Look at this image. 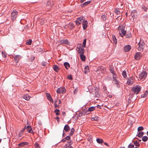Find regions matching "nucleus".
<instances>
[{"label":"nucleus","mask_w":148,"mask_h":148,"mask_svg":"<svg viewBox=\"0 0 148 148\" xmlns=\"http://www.w3.org/2000/svg\"><path fill=\"white\" fill-rule=\"evenodd\" d=\"M141 87L138 85L133 87L132 88V91L135 93L138 94L140 91Z\"/></svg>","instance_id":"nucleus-1"},{"label":"nucleus","mask_w":148,"mask_h":148,"mask_svg":"<svg viewBox=\"0 0 148 148\" xmlns=\"http://www.w3.org/2000/svg\"><path fill=\"white\" fill-rule=\"evenodd\" d=\"M18 12L15 10H13L11 13V19L13 21L15 20L17 17Z\"/></svg>","instance_id":"nucleus-2"},{"label":"nucleus","mask_w":148,"mask_h":148,"mask_svg":"<svg viewBox=\"0 0 148 148\" xmlns=\"http://www.w3.org/2000/svg\"><path fill=\"white\" fill-rule=\"evenodd\" d=\"M139 47H138V49L139 51H143L145 43L141 40H140L138 44Z\"/></svg>","instance_id":"nucleus-3"},{"label":"nucleus","mask_w":148,"mask_h":148,"mask_svg":"<svg viewBox=\"0 0 148 148\" xmlns=\"http://www.w3.org/2000/svg\"><path fill=\"white\" fill-rule=\"evenodd\" d=\"M82 47V46L81 44H79L77 47V50L80 54H83L84 53V49Z\"/></svg>","instance_id":"nucleus-4"},{"label":"nucleus","mask_w":148,"mask_h":148,"mask_svg":"<svg viewBox=\"0 0 148 148\" xmlns=\"http://www.w3.org/2000/svg\"><path fill=\"white\" fill-rule=\"evenodd\" d=\"M147 74L145 72H143L139 74L138 77L140 79L143 80L146 77Z\"/></svg>","instance_id":"nucleus-5"},{"label":"nucleus","mask_w":148,"mask_h":148,"mask_svg":"<svg viewBox=\"0 0 148 148\" xmlns=\"http://www.w3.org/2000/svg\"><path fill=\"white\" fill-rule=\"evenodd\" d=\"M83 18V17L82 16H81L78 18L75 22L76 24L77 25H79L82 23L84 20Z\"/></svg>","instance_id":"nucleus-6"},{"label":"nucleus","mask_w":148,"mask_h":148,"mask_svg":"<svg viewBox=\"0 0 148 148\" xmlns=\"http://www.w3.org/2000/svg\"><path fill=\"white\" fill-rule=\"evenodd\" d=\"M73 143L72 140L68 141L66 144L64 146V148H73V147L71 145Z\"/></svg>","instance_id":"nucleus-7"},{"label":"nucleus","mask_w":148,"mask_h":148,"mask_svg":"<svg viewBox=\"0 0 148 148\" xmlns=\"http://www.w3.org/2000/svg\"><path fill=\"white\" fill-rule=\"evenodd\" d=\"M65 89L64 88H60L57 90V92L59 94L60 93H64L65 92Z\"/></svg>","instance_id":"nucleus-8"},{"label":"nucleus","mask_w":148,"mask_h":148,"mask_svg":"<svg viewBox=\"0 0 148 148\" xmlns=\"http://www.w3.org/2000/svg\"><path fill=\"white\" fill-rule=\"evenodd\" d=\"M141 56V54L140 52H137L134 56V58L136 60H139Z\"/></svg>","instance_id":"nucleus-9"},{"label":"nucleus","mask_w":148,"mask_h":148,"mask_svg":"<svg viewBox=\"0 0 148 148\" xmlns=\"http://www.w3.org/2000/svg\"><path fill=\"white\" fill-rule=\"evenodd\" d=\"M74 27L75 26L73 24V23H70L68 25H66L65 27L64 28H67L68 27L71 29H72L74 28Z\"/></svg>","instance_id":"nucleus-10"},{"label":"nucleus","mask_w":148,"mask_h":148,"mask_svg":"<svg viewBox=\"0 0 148 148\" xmlns=\"http://www.w3.org/2000/svg\"><path fill=\"white\" fill-rule=\"evenodd\" d=\"M105 68L103 66H99L97 69V71H101L102 73H103L105 71Z\"/></svg>","instance_id":"nucleus-11"},{"label":"nucleus","mask_w":148,"mask_h":148,"mask_svg":"<svg viewBox=\"0 0 148 148\" xmlns=\"http://www.w3.org/2000/svg\"><path fill=\"white\" fill-rule=\"evenodd\" d=\"M46 95L48 99L50 102H52V103H53V100L52 98L50 95L49 93H46Z\"/></svg>","instance_id":"nucleus-12"},{"label":"nucleus","mask_w":148,"mask_h":148,"mask_svg":"<svg viewBox=\"0 0 148 148\" xmlns=\"http://www.w3.org/2000/svg\"><path fill=\"white\" fill-rule=\"evenodd\" d=\"M88 23V22L86 20L84 21L82 23V25L83 27V28L84 29H86L87 27V24Z\"/></svg>","instance_id":"nucleus-13"},{"label":"nucleus","mask_w":148,"mask_h":148,"mask_svg":"<svg viewBox=\"0 0 148 148\" xmlns=\"http://www.w3.org/2000/svg\"><path fill=\"white\" fill-rule=\"evenodd\" d=\"M131 47L130 45H126L124 47V50L125 52H127L130 51V50L131 49Z\"/></svg>","instance_id":"nucleus-14"},{"label":"nucleus","mask_w":148,"mask_h":148,"mask_svg":"<svg viewBox=\"0 0 148 148\" xmlns=\"http://www.w3.org/2000/svg\"><path fill=\"white\" fill-rule=\"evenodd\" d=\"M60 43L62 44H65L68 45L70 44V42L66 39L61 40L60 41Z\"/></svg>","instance_id":"nucleus-15"},{"label":"nucleus","mask_w":148,"mask_h":148,"mask_svg":"<svg viewBox=\"0 0 148 148\" xmlns=\"http://www.w3.org/2000/svg\"><path fill=\"white\" fill-rule=\"evenodd\" d=\"M134 82V80L133 79V77H130L127 80V83L129 85H131L133 84Z\"/></svg>","instance_id":"nucleus-16"},{"label":"nucleus","mask_w":148,"mask_h":148,"mask_svg":"<svg viewBox=\"0 0 148 148\" xmlns=\"http://www.w3.org/2000/svg\"><path fill=\"white\" fill-rule=\"evenodd\" d=\"M26 129H27V131L29 132L32 134H34L33 131L32 130V129L30 126H27L26 127Z\"/></svg>","instance_id":"nucleus-17"},{"label":"nucleus","mask_w":148,"mask_h":148,"mask_svg":"<svg viewBox=\"0 0 148 148\" xmlns=\"http://www.w3.org/2000/svg\"><path fill=\"white\" fill-rule=\"evenodd\" d=\"M21 58V56L20 55H17L14 57V59L15 62L17 63Z\"/></svg>","instance_id":"nucleus-18"},{"label":"nucleus","mask_w":148,"mask_h":148,"mask_svg":"<svg viewBox=\"0 0 148 148\" xmlns=\"http://www.w3.org/2000/svg\"><path fill=\"white\" fill-rule=\"evenodd\" d=\"M125 25L124 24L123 25L119 26L118 27V30L119 32L124 30Z\"/></svg>","instance_id":"nucleus-19"},{"label":"nucleus","mask_w":148,"mask_h":148,"mask_svg":"<svg viewBox=\"0 0 148 148\" xmlns=\"http://www.w3.org/2000/svg\"><path fill=\"white\" fill-rule=\"evenodd\" d=\"M117 77L116 75V76H114V75L113 76V81L112 82L114 84H117L118 83V81L116 79Z\"/></svg>","instance_id":"nucleus-20"},{"label":"nucleus","mask_w":148,"mask_h":148,"mask_svg":"<svg viewBox=\"0 0 148 148\" xmlns=\"http://www.w3.org/2000/svg\"><path fill=\"white\" fill-rule=\"evenodd\" d=\"M70 130V128L68 125H65L64 127V130L65 132H68Z\"/></svg>","instance_id":"nucleus-21"},{"label":"nucleus","mask_w":148,"mask_h":148,"mask_svg":"<svg viewBox=\"0 0 148 148\" xmlns=\"http://www.w3.org/2000/svg\"><path fill=\"white\" fill-rule=\"evenodd\" d=\"M30 98V97L29 95L27 94L23 96V98L27 101L29 100Z\"/></svg>","instance_id":"nucleus-22"},{"label":"nucleus","mask_w":148,"mask_h":148,"mask_svg":"<svg viewBox=\"0 0 148 148\" xmlns=\"http://www.w3.org/2000/svg\"><path fill=\"white\" fill-rule=\"evenodd\" d=\"M126 32V31L124 30L121 31L120 32H119L120 34L122 37H123L125 35Z\"/></svg>","instance_id":"nucleus-23"},{"label":"nucleus","mask_w":148,"mask_h":148,"mask_svg":"<svg viewBox=\"0 0 148 148\" xmlns=\"http://www.w3.org/2000/svg\"><path fill=\"white\" fill-rule=\"evenodd\" d=\"M141 97H148V91H146L144 94L141 95Z\"/></svg>","instance_id":"nucleus-24"},{"label":"nucleus","mask_w":148,"mask_h":148,"mask_svg":"<svg viewBox=\"0 0 148 148\" xmlns=\"http://www.w3.org/2000/svg\"><path fill=\"white\" fill-rule=\"evenodd\" d=\"M64 65L66 69H69L70 67L69 64L67 62H65L64 63Z\"/></svg>","instance_id":"nucleus-25"},{"label":"nucleus","mask_w":148,"mask_h":148,"mask_svg":"<svg viewBox=\"0 0 148 148\" xmlns=\"http://www.w3.org/2000/svg\"><path fill=\"white\" fill-rule=\"evenodd\" d=\"M28 145V143L26 142H24L20 143L18 144L19 146L22 147L25 145Z\"/></svg>","instance_id":"nucleus-26"},{"label":"nucleus","mask_w":148,"mask_h":148,"mask_svg":"<svg viewBox=\"0 0 148 148\" xmlns=\"http://www.w3.org/2000/svg\"><path fill=\"white\" fill-rule=\"evenodd\" d=\"M112 40L113 42L115 44H116L117 42V40L114 35H113L112 36Z\"/></svg>","instance_id":"nucleus-27"},{"label":"nucleus","mask_w":148,"mask_h":148,"mask_svg":"<svg viewBox=\"0 0 148 148\" xmlns=\"http://www.w3.org/2000/svg\"><path fill=\"white\" fill-rule=\"evenodd\" d=\"M53 68L54 70L56 72L58 71L59 70L58 66L56 65H54L53 66Z\"/></svg>","instance_id":"nucleus-28"},{"label":"nucleus","mask_w":148,"mask_h":148,"mask_svg":"<svg viewBox=\"0 0 148 148\" xmlns=\"http://www.w3.org/2000/svg\"><path fill=\"white\" fill-rule=\"evenodd\" d=\"M91 3V1H87L85 2L84 3L82 4L81 5L82 7H83L84 6H85L86 5H87L88 4L90 3Z\"/></svg>","instance_id":"nucleus-29"},{"label":"nucleus","mask_w":148,"mask_h":148,"mask_svg":"<svg viewBox=\"0 0 148 148\" xmlns=\"http://www.w3.org/2000/svg\"><path fill=\"white\" fill-rule=\"evenodd\" d=\"M89 67L88 66H86L84 68L85 71H84L85 74H86L87 73L88 71L89 70Z\"/></svg>","instance_id":"nucleus-30"},{"label":"nucleus","mask_w":148,"mask_h":148,"mask_svg":"<svg viewBox=\"0 0 148 148\" xmlns=\"http://www.w3.org/2000/svg\"><path fill=\"white\" fill-rule=\"evenodd\" d=\"M115 13L119 15L120 13V11L119 9L118 8H116L114 10Z\"/></svg>","instance_id":"nucleus-31"},{"label":"nucleus","mask_w":148,"mask_h":148,"mask_svg":"<svg viewBox=\"0 0 148 148\" xmlns=\"http://www.w3.org/2000/svg\"><path fill=\"white\" fill-rule=\"evenodd\" d=\"M144 134V132H139L138 134V136L139 137H141Z\"/></svg>","instance_id":"nucleus-32"},{"label":"nucleus","mask_w":148,"mask_h":148,"mask_svg":"<svg viewBox=\"0 0 148 148\" xmlns=\"http://www.w3.org/2000/svg\"><path fill=\"white\" fill-rule=\"evenodd\" d=\"M96 141L99 144L102 143L103 142V140L102 139L99 138H97Z\"/></svg>","instance_id":"nucleus-33"},{"label":"nucleus","mask_w":148,"mask_h":148,"mask_svg":"<svg viewBox=\"0 0 148 148\" xmlns=\"http://www.w3.org/2000/svg\"><path fill=\"white\" fill-rule=\"evenodd\" d=\"M110 72L111 73H112L113 74V75H114V76H116V75L114 73V69H113L112 68H110Z\"/></svg>","instance_id":"nucleus-34"},{"label":"nucleus","mask_w":148,"mask_h":148,"mask_svg":"<svg viewBox=\"0 0 148 148\" xmlns=\"http://www.w3.org/2000/svg\"><path fill=\"white\" fill-rule=\"evenodd\" d=\"M148 138L147 136H145L142 137V140L144 142H146L147 141Z\"/></svg>","instance_id":"nucleus-35"},{"label":"nucleus","mask_w":148,"mask_h":148,"mask_svg":"<svg viewBox=\"0 0 148 148\" xmlns=\"http://www.w3.org/2000/svg\"><path fill=\"white\" fill-rule=\"evenodd\" d=\"M80 58L83 61H84L85 60V56L83 54H80Z\"/></svg>","instance_id":"nucleus-36"},{"label":"nucleus","mask_w":148,"mask_h":148,"mask_svg":"<svg viewBox=\"0 0 148 148\" xmlns=\"http://www.w3.org/2000/svg\"><path fill=\"white\" fill-rule=\"evenodd\" d=\"M95 107H91L88 109V111L91 112L95 110Z\"/></svg>","instance_id":"nucleus-37"},{"label":"nucleus","mask_w":148,"mask_h":148,"mask_svg":"<svg viewBox=\"0 0 148 148\" xmlns=\"http://www.w3.org/2000/svg\"><path fill=\"white\" fill-rule=\"evenodd\" d=\"M125 36L127 38H131L132 37L131 33H128Z\"/></svg>","instance_id":"nucleus-38"},{"label":"nucleus","mask_w":148,"mask_h":148,"mask_svg":"<svg viewBox=\"0 0 148 148\" xmlns=\"http://www.w3.org/2000/svg\"><path fill=\"white\" fill-rule=\"evenodd\" d=\"M122 75L124 78H125L127 77V73L125 71H123L122 73Z\"/></svg>","instance_id":"nucleus-39"},{"label":"nucleus","mask_w":148,"mask_h":148,"mask_svg":"<svg viewBox=\"0 0 148 148\" xmlns=\"http://www.w3.org/2000/svg\"><path fill=\"white\" fill-rule=\"evenodd\" d=\"M32 42V40L31 39H29L28 40H27L26 42V43L28 45H31Z\"/></svg>","instance_id":"nucleus-40"},{"label":"nucleus","mask_w":148,"mask_h":148,"mask_svg":"<svg viewBox=\"0 0 148 148\" xmlns=\"http://www.w3.org/2000/svg\"><path fill=\"white\" fill-rule=\"evenodd\" d=\"M60 110L57 109H56L54 110V112L56 115H59L60 114Z\"/></svg>","instance_id":"nucleus-41"},{"label":"nucleus","mask_w":148,"mask_h":148,"mask_svg":"<svg viewBox=\"0 0 148 148\" xmlns=\"http://www.w3.org/2000/svg\"><path fill=\"white\" fill-rule=\"evenodd\" d=\"M75 131V129L74 128H73L71 129V131L70 132V135L71 136H72L74 133V132Z\"/></svg>","instance_id":"nucleus-42"},{"label":"nucleus","mask_w":148,"mask_h":148,"mask_svg":"<svg viewBox=\"0 0 148 148\" xmlns=\"http://www.w3.org/2000/svg\"><path fill=\"white\" fill-rule=\"evenodd\" d=\"M91 120L92 121H97L98 120V118L97 117H95L91 118Z\"/></svg>","instance_id":"nucleus-43"},{"label":"nucleus","mask_w":148,"mask_h":148,"mask_svg":"<svg viewBox=\"0 0 148 148\" xmlns=\"http://www.w3.org/2000/svg\"><path fill=\"white\" fill-rule=\"evenodd\" d=\"M86 39H85L84 40V41L83 42V46L84 47H85L86 46Z\"/></svg>","instance_id":"nucleus-44"},{"label":"nucleus","mask_w":148,"mask_h":148,"mask_svg":"<svg viewBox=\"0 0 148 148\" xmlns=\"http://www.w3.org/2000/svg\"><path fill=\"white\" fill-rule=\"evenodd\" d=\"M35 148H40L39 145L37 143H36L35 144Z\"/></svg>","instance_id":"nucleus-45"},{"label":"nucleus","mask_w":148,"mask_h":148,"mask_svg":"<svg viewBox=\"0 0 148 148\" xmlns=\"http://www.w3.org/2000/svg\"><path fill=\"white\" fill-rule=\"evenodd\" d=\"M143 129V128L142 126L139 127L138 128V131L142 130Z\"/></svg>","instance_id":"nucleus-46"},{"label":"nucleus","mask_w":148,"mask_h":148,"mask_svg":"<svg viewBox=\"0 0 148 148\" xmlns=\"http://www.w3.org/2000/svg\"><path fill=\"white\" fill-rule=\"evenodd\" d=\"M101 18L103 21H105L106 19V15H103L101 16Z\"/></svg>","instance_id":"nucleus-47"},{"label":"nucleus","mask_w":148,"mask_h":148,"mask_svg":"<svg viewBox=\"0 0 148 148\" xmlns=\"http://www.w3.org/2000/svg\"><path fill=\"white\" fill-rule=\"evenodd\" d=\"M134 147L133 144H130L128 146V148H133Z\"/></svg>","instance_id":"nucleus-48"},{"label":"nucleus","mask_w":148,"mask_h":148,"mask_svg":"<svg viewBox=\"0 0 148 148\" xmlns=\"http://www.w3.org/2000/svg\"><path fill=\"white\" fill-rule=\"evenodd\" d=\"M134 144L137 147H139L140 145L138 143L137 141H136L134 143Z\"/></svg>","instance_id":"nucleus-49"},{"label":"nucleus","mask_w":148,"mask_h":148,"mask_svg":"<svg viewBox=\"0 0 148 148\" xmlns=\"http://www.w3.org/2000/svg\"><path fill=\"white\" fill-rule=\"evenodd\" d=\"M2 56L4 58L6 57V55L5 54V53L4 52H2Z\"/></svg>","instance_id":"nucleus-50"},{"label":"nucleus","mask_w":148,"mask_h":148,"mask_svg":"<svg viewBox=\"0 0 148 148\" xmlns=\"http://www.w3.org/2000/svg\"><path fill=\"white\" fill-rule=\"evenodd\" d=\"M68 78L70 79H72L73 78L71 75H69L67 76Z\"/></svg>","instance_id":"nucleus-51"},{"label":"nucleus","mask_w":148,"mask_h":148,"mask_svg":"<svg viewBox=\"0 0 148 148\" xmlns=\"http://www.w3.org/2000/svg\"><path fill=\"white\" fill-rule=\"evenodd\" d=\"M50 4H51V2L50 1H47V4L48 6H51V5H50Z\"/></svg>","instance_id":"nucleus-52"},{"label":"nucleus","mask_w":148,"mask_h":148,"mask_svg":"<svg viewBox=\"0 0 148 148\" xmlns=\"http://www.w3.org/2000/svg\"><path fill=\"white\" fill-rule=\"evenodd\" d=\"M142 9L145 11H146L147 10V8L144 6H142Z\"/></svg>","instance_id":"nucleus-53"},{"label":"nucleus","mask_w":148,"mask_h":148,"mask_svg":"<svg viewBox=\"0 0 148 148\" xmlns=\"http://www.w3.org/2000/svg\"><path fill=\"white\" fill-rule=\"evenodd\" d=\"M66 140H69L70 139V137L69 136H67L66 138H65Z\"/></svg>","instance_id":"nucleus-54"},{"label":"nucleus","mask_w":148,"mask_h":148,"mask_svg":"<svg viewBox=\"0 0 148 148\" xmlns=\"http://www.w3.org/2000/svg\"><path fill=\"white\" fill-rule=\"evenodd\" d=\"M46 64L45 62H42V65L43 66H45L46 65Z\"/></svg>","instance_id":"nucleus-55"},{"label":"nucleus","mask_w":148,"mask_h":148,"mask_svg":"<svg viewBox=\"0 0 148 148\" xmlns=\"http://www.w3.org/2000/svg\"><path fill=\"white\" fill-rule=\"evenodd\" d=\"M66 140V138H64V139H63L62 140H61V141L63 142H65Z\"/></svg>","instance_id":"nucleus-56"},{"label":"nucleus","mask_w":148,"mask_h":148,"mask_svg":"<svg viewBox=\"0 0 148 148\" xmlns=\"http://www.w3.org/2000/svg\"><path fill=\"white\" fill-rule=\"evenodd\" d=\"M54 106L55 108H56L57 107H58V106L59 105H57L56 103H54Z\"/></svg>","instance_id":"nucleus-57"},{"label":"nucleus","mask_w":148,"mask_h":148,"mask_svg":"<svg viewBox=\"0 0 148 148\" xmlns=\"http://www.w3.org/2000/svg\"><path fill=\"white\" fill-rule=\"evenodd\" d=\"M56 118L57 119V121H58V122H59V120H60V119H59V117L58 116H57L56 117Z\"/></svg>","instance_id":"nucleus-58"},{"label":"nucleus","mask_w":148,"mask_h":148,"mask_svg":"<svg viewBox=\"0 0 148 148\" xmlns=\"http://www.w3.org/2000/svg\"><path fill=\"white\" fill-rule=\"evenodd\" d=\"M26 129V127H25L22 130V133Z\"/></svg>","instance_id":"nucleus-59"},{"label":"nucleus","mask_w":148,"mask_h":148,"mask_svg":"<svg viewBox=\"0 0 148 148\" xmlns=\"http://www.w3.org/2000/svg\"><path fill=\"white\" fill-rule=\"evenodd\" d=\"M34 58L33 56H32L31 57V61L32 62L33 60L34 59Z\"/></svg>","instance_id":"nucleus-60"},{"label":"nucleus","mask_w":148,"mask_h":148,"mask_svg":"<svg viewBox=\"0 0 148 148\" xmlns=\"http://www.w3.org/2000/svg\"><path fill=\"white\" fill-rule=\"evenodd\" d=\"M62 114L64 116L65 114V112H62Z\"/></svg>","instance_id":"nucleus-61"},{"label":"nucleus","mask_w":148,"mask_h":148,"mask_svg":"<svg viewBox=\"0 0 148 148\" xmlns=\"http://www.w3.org/2000/svg\"><path fill=\"white\" fill-rule=\"evenodd\" d=\"M97 107L98 108H99L100 109L101 108V106L100 105H98V106H97Z\"/></svg>","instance_id":"nucleus-62"},{"label":"nucleus","mask_w":148,"mask_h":148,"mask_svg":"<svg viewBox=\"0 0 148 148\" xmlns=\"http://www.w3.org/2000/svg\"><path fill=\"white\" fill-rule=\"evenodd\" d=\"M77 91V89H75V90L74 91V93L75 94Z\"/></svg>","instance_id":"nucleus-63"},{"label":"nucleus","mask_w":148,"mask_h":148,"mask_svg":"<svg viewBox=\"0 0 148 148\" xmlns=\"http://www.w3.org/2000/svg\"><path fill=\"white\" fill-rule=\"evenodd\" d=\"M22 134H21V133H19V135H18V137H20L21 136H22Z\"/></svg>","instance_id":"nucleus-64"}]
</instances>
